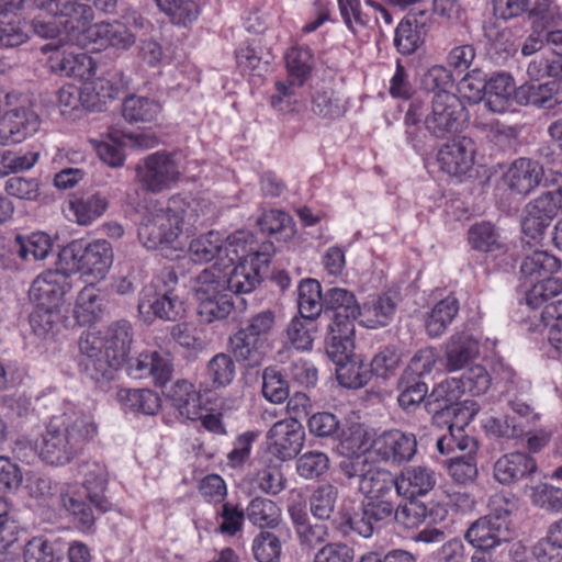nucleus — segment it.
Returning <instances> with one entry per match:
<instances>
[{
	"label": "nucleus",
	"instance_id": "obj_27",
	"mask_svg": "<svg viewBox=\"0 0 562 562\" xmlns=\"http://www.w3.org/2000/svg\"><path fill=\"white\" fill-rule=\"evenodd\" d=\"M258 255H252L248 262H238L226 273L224 268H220V277L223 282V289L232 294L250 293L260 282V269L267 263L258 262Z\"/></svg>",
	"mask_w": 562,
	"mask_h": 562
},
{
	"label": "nucleus",
	"instance_id": "obj_24",
	"mask_svg": "<svg viewBox=\"0 0 562 562\" xmlns=\"http://www.w3.org/2000/svg\"><path fill=\"white\" fill-rule=\"evenodd\" d=\"M224 269L238 262H248L252 255H258V262L269 263L272 244H263L259 249L254 241V236L247 231H237L224 238Z\"/></svg>",
	"mask_w": 562,
	"mask_h": 562
},
{
	"label": "nucleus",
	"instance_id": "obj_43",
	"mask_svg": "<svg viewBox=\"0 0 562 562\" xmlns=\"http://www.w3.org/2000/svg\"><path fill=\"white\" fill-rule=\"evenodd\" d=\"M297 292L299 314L316 321L322 311L325 310V293L322 292L321 283L315 279L302 280Z\"/></svg>",
	"mask_w": 562,
	"mask_h": 562
},
{
	"label": "nucleus",
	"instance_id": "obj_20",
	"mask_svg": "<svg viewBox=\"0 0 562 562\" xmlns=\"http://www.w3.org/2000/svg\"><path fill=\"white\" fill-rule=\"evenodd\" d=\"M389 510V506L363 502L361 512L341 515L337 529L345 537L355 533L363 538H370L375 528L392 518Z\"/></svg>",
	"mask_w": 562,
	"mask_h": 562
},
{
	"label": "nucleus",
	"instance_id": "obj_50",
	"mask_svg": "<svg viewBox=\"0 0 562 562\" xmlns=\"http://www.w3.org/2000/svg\"><path fill=\"white\" fill-rule=\"evenodd\" d=\"M286 338L297 350L307 351L313 348L317 333L316 321L304 316H295L286 326Z\"/></svg>",
	"mask_w": 562,
	"mask_h": 562
},
{
	"label": "nucleus",
	"instance_id": "obj_46",
	"mask_svg": "<svg viewBox=\"0 0 562 562\" xmlns=\"http://www.w3.org/2000/svg\"><path fill=\"white\" fill-rule=\"evenodd\" d=\"M13 247L14 251L22 260L37 261L45 259L50 254L53 240L48 234L36 232L27 237L18 235Z\"/></svg>",
	"mask_w": 562,
	"mask_h": 562
},
{
	"label": "nucleus",
	"instance_id": "obj_45",
	"mask_svg": "<svg viewBox=\"0 0 562 562\" xmlns=\"http://www.w3.org/2000/svg\"><path fill=\"white\" fill-rule=\"evenodd\" d=\"M560 268L561 262L555 256L543 250H536L524 259L520 272L525 280L533 282L553 276Z\"/></svg>",
	"mask_w": 562,
	"mask_h": 562
},
{
	"label": "nucleus",
	"instance_id": "obj_36",
	"mask_svg": "<svg viewBox=\"0 0 562 562\" xmlns=\"http://www.w3.org/2000/svg\"><path fill=\"white\" fill-rule=\"evenodd\" d=\"M515 83L506 74H497L487 80L485 106L494 113H504L512 105Z\"/></svg>",
	"mask_w": 562,
	"mask_h": 562
},
{
	"label": "nucleus",
	"instance_id": "obj_2",
	"mask_svg": "<svg viewBox=\"0 0 562 562\" xmlns=\"http://www.w3.org/2000/svg\"><path fill=\"white\" fill-rule=\"evenodd\" d=\"M204 215L201 201L183 194L172 195L166 207H154L143 216L138 238L147 249L172 244L181 234L184 221L196 223Z\"/></svg>",
	"mask_w": 562,
	"mask_h": 562
},
{
	"label": "nucleus",
	"instance_id": "obj_42",
	"mask_svg": "<svg viewBox=\"0 0 562 562\" xmlns=\"http://www.w3.org/2000/svg\"><path fill=\"white\" fill-rule=\"evenodd\" d=\"M459 310V301L452 295H448L436 303L426 319L427 334L432 338L441 336L451 325Z\"/></svg>",
	"mask_w": 562,
	"mask_h": 562
},
{
	"label": "nucleus",
	"instance_id": "obj_16",
	"mask_svg": "<svg viewBox=\"0 0 562 562\" xmlns=\"http://www.w3.org/2000/svg\"><path fill=\"white\" fill-rule=\"evenodd\" d=\"M74 273L60 266L58 255L57 268L47 269L38 274L31 284L30 297L35 304L61 307L66 294L72 289Z\"/></svg>",
	"mask_w": 562,
	"mask_h": 562
},
{
	"label": "nucleus",
	"instance_id": "obj_41",
	"mask_svg": "<svg viewBox=\"0 0 562 562\" xmlns=\"http://www.w3.org/2000/svg\"><path fill=\"white\" fill-rule=\"evenodd\" d=\"M117 398L125 409L143 415H155L161 406L159 395L148 389H121Z\"/></svg>",
	"mask_w": 562,
	"mask_h": 562
},
{
	"label": "nucleus",
	"instance_id": "obj_49",
	"mask_svg": "<svg viewBox=\"0 0 562 562\" xmlns=\"http://www.w3.org/2000/svg\"><path fill=\"white\" fill-rule=\"evenodd\" d=\"M29 323L33 333L40 337L55 334L63 324L61 307L35 304Z\"/></svg>",
	"mask_w": 562,
	"mask_h": 562
},
{
	"label": "nucleus",
	"instance_id": "obj_31",
	"mask_svg": "<svg viewBox=\"0 0 562 562\" xmlns=\"http://www.w3.org/2000/svg\"><path fill=\"white\" fill-rule=\"evenodd\" d=\"M397 479V494L407 499L426 495L437 482L435 472L425 467L408 468Z\"/></svg>",
	"mask_w": 562,
	"mask_h": 562
},
{
	"label": "nucleus",
	"instance_id": "obj_56",
	"mask_svg": "<svg viewBox=\"0 0 562 562\" xmlns=\"http://www.w3.org/2000/svg\"><path fill=\"white\" fill-rule=\"evenodd\" d=\"M453 417L454 419L450 422L448 427L449 434L443 435L437 440V450L441 454H449L454 448H458L460 451H465L470 446H475V441L472 438L461 434L463 427L468 425L462 423V416Z\"/></svg>",
	"mask_w": 562,
	"mask_h": 562
},
{
	"label": "nucleus",
	"instance_id": "obj_25",
	"mask_svg": "<svg viewBox=\"0 0 562 562\" xmlns=\"http://www.w3.org/2000/svg\"><path fill=\"white\" fill-rule=\"evenodd\" d=\"M543 178V167L530 158L515 159L503 175L505 186L514 193L528 194Z\"/></svg>",
	"mask_w": 562,
	"mask_h": 562
},
{
	"label": "nucleus",
	"instance_id": "obj_10",
	"mask_svg": "<svg viewBox=\"0 0 562 562\" xmlns=\"http://www.w3.org/2000/svg\"><path fill=\"white\" fill-rule=\"evenodd\" d=\"M135 173L140 188L154 194L171 189L181 176L175 154L167 150L147 155L136 165Z\"/></svg>",
	"mask_w": 562,
	"mask_h": 562
},
{
	"label": "nucleus",
	"instance_id": "obj_28",
	"mask_svg": "<svg viewBox=\"0 0 562 562\" xmlns=\"http://www.w3.org/2000/svg\"><path fill=\"white\" fill-rule=\"evenodd\" d=\"M537 469L532 457L522 452L507 453L495 462L494 477L501 484L509 485L533 474Z\"/></svg>",
	"mask_w": 562,
	"mask_h": 562
},
{
	"label": "nucleus",
	"instance_id": "obj_38",
	"mask_svg": "<svg viewBox=\"0 0 562 562\" xmlns=\"http://www.w3.org/2000/svg\"><path fill=\"white\" fill-rule=\"evenodd\" d=\"M396 310L393 300L387 295H379L364 302L358 315L359 324L367 328L386 326Z\"/></svg>",
	"mask_w": 562,
	"mask_h": 562
},
{
	"label": "nucleus",
	"instance_id": "obj_52",
	"mask_svg": "<svg viewBox=\"0 0 562 562\" xmlns=\"http://www.w3.org/2000/svg\"><path fill=\"white\" fill-rule=\"evenodd\" d=\"M338 5L346 26L352 33H357L359 29L369 25L372 11H383L379 2H366V9L361 2H338Z\"/></svg>",
	"mask_w": 562,
	"mask_h": 562
},
{
	"label": "nucleus",
	"instance_id": "obj_18",
	"mask_svg": "<svg viewBox=\"0 0 562 562\" xmlns=\"http://www.w3.org/2000/svg\"><path fill=\"white\" fill-rule=\"evenodd\" d=\"M398 479L391 471L378 465L369 467L359 481V491L364 495L367 504L389 506L390 515L394 514L397 496Z\"/></svg>",
	"mask_w": 562,
	"mask_h": 562
},
{
	"label": "nucleus",
	"instance_id": "obj_19",
	"mask_svg": "<svg viewBox=\"0 0 562 562\" xmlns=\"http://www.w3.org/2000/svg\"><path fill=\"white\" fill-rule=\"evenodd\" d=\"M417 451L415 435L391 429L378 436L372 445L371 452L383 461L402 464L413 459Z\"/></svg>",
	"mask_w": 562,
	"mask_h": 562
},
{
	"label": "nucleus",
	"instance_id": "obj_14",
	"mask_svg": "<svg viewBox=\"0 0 562 562\" xmlns=\"http://www.w3.org/2000/svg\"><path fill=\"white\" fill-rule=\"evenodd\" d=\"M464 105L449 91L436 92L432 97L430 112L425 117L426 130L437 138H445L457 133L461 127Z\"/></svg>",
	"mask_w": 562,
	"mask_h": 562
},
{
	"label": "nucleus",
	"instance_id": "obj_60",
	"mask_svg": "<svg viewBox=\"0 0 562 562\" xmlns=\"http://www.w3.org/2000/svg\"><path fill=\"white\" fill-rule=\"evenodd\" d=\"M24 562H58L55 544L45 536H34L24 544Z\"/></svg>",
	"mask_w": 562,
	"mask_h": 562
},
{
	"label": "nucleus",
	"instance_id": "obj_1",
	"mask_svg": "<svg viewBox=\"0 0 562 562\" xmlns=\"http://www.w3.org/2000/svg\"><path fill=\"white\" fill-rule=\"evenodd\" d=\"M132 339V325L126 319L110 324L104 337L83 333L78 341L80 373L98 383L112 380L127 360Z\"/></svg>",
	"mask_w": 562,
	"mask_h": 562
},
{
	"label": "nucleus",
	"instance_id": "obj_58",
	"mask_svg": "<svg viewBox=\"0 0 562 562\" xmlns=\"http://www.w3.org/2000/svg\"><path fill=\"white\" fill-rule=\"evenodd\" d=\"M274 87L276 93L270 97V105L274 111L279 113H299L303 109V103L294 91L296 85H292L289 80H277Z\"/></svg>",
	"mask_w": 562,
	"mask_h": 562
},
{
	"label": "nucleus",
	"instance_id": "obj_5",
	"mask_svg": "<svg viewBox=\"0 0 562 562\" xmlns=\"http://www.w3.org/2000/svg\"><path fill=\"white\" fill-rule=\"evenodd\" d=\"M492 378L485 367L475 364L467 369L460 378L447 379L430 393L427 406L434 415L443 417L462 416V423L469 424L474 409L463 406L459 401L465 393L472 396L484 394L491 386Z\"/></svg>",
	"mask_w": 562,
	"mask_h": 562
},
{
	"label": "nucleus",
	"instance_id": "obj_59",
	"mask_svg": "<svg viewBox=\"0 0 562 562\" xmlns=\"http://www.w3.org/2000/svg\"><path fill=\"white\" fill-rule=\"evenodd\" d=\"M353 350L350 351L341 361H334L338 368L336 371L338 383L347 389H360L368 384L370 372L355 362L347 363Z\"/></svg>",
	"mask_w": 562,
	"mask_h": 562
},
{
	"label": "nucleus",
	"instance_id": "obj_48",
	"mask_svg": "<svg viewBox=\"0 0 562 562\" xmlns=\"http://www.w3.org/2000/svg\"><path fill=\"white\" fill-rule=\"evenodd\" d=\"M247 519L259 528H273L279 524L281 510L276 502L255 497L246 507Z\"/></svg>",
	"mask_w": 562,
	"mask_h": 562
},
{
	"label": "nucleus",
	"instance_id": "obj_53",
	"mask_svg": "<svg viewBox=\"0 0 562 562\" xmlns=\"http://www.w3.org/2000/svg\"><path fill=\"white\" fill-rule=\"evenodd\" d=\"M262 395L273 404L283 403L289 398L288 380L277 367H267L262 372Z\"/></svg>",
	"mask_w": 562,
	"mask_h": 562
},
{
	"label": "nucleus",
	"instance_id": "obj_40",
	"mask_svg": "<svg viewBox=\"0 0 562 562\" xmlns=\"http://www.w3.org/2000/svg\"><path fill=\"white\" fill-rule=\"evenodd\" d=\"M162 112L160 102L132 94L124 99L122 115L130 123H155Z\"/></svg>",
	"mask_w": 562,
	"mask_h": 562
},
{
	"label": "nucleus",
	"instance_id": "obj_51",
	"mask_svg": "<svg viewBox=\"0 0 562 562\" xmlns=\"http://www.w3.org/2000/svg\"><path fill=\"white\" fill-rule=\"evenodd\" d=\"M468 241L474 250L494 252L504 248L499 234L490 222L473 224L468 231Z\"/></svg>",
	"mask_w": 562,
	"mask_h": 562
},
{
	"label": "nucleus",
	"instance_id": "obj_8",
	"mask_svg": "<svg viewBox=\"0 0 562 562\" xmlns=\"http://www.w3.org/2000/svg\"><path fill=\"white\" fill-rule=\"evenodd\" d=\"M517 509L514 496L495 494L490 501V514L474 521L465 532L467 541L482 551H490L515 537L512 520Z\"/></svg>",
	"mask_w": 562,
	"mask_h": 562
},
{
	"label": "nucleus",
	"instance_id": "obj_9",
	"mask_svg": "<svg viewBox=\"0 0 562 562\" xmlns=\"http://www.w3.org/2000/svg\"><path fill=\"white\" fill-rule=\"evenodd\" d=\"M63 269L89 277L99 282L105 278L113 263V248L105 239H94L87 244L72 240L59 254Z\"/></svg>",
	"mask_w": 562,
	"mask_h": 562
},
{
	"label": "nucleus",
	"instance_id": "obj_30",
	"mask_svg": "<svg viewBox=\"0 0 562 562\" xmlns=\"http://www.w3.org/2000/svg\"><path fill=\"white\" fill-rule=\"evenodd\" d=\"M224 238L218 232L211 231L194 238L189 245V254L192 261L198 263H215L209 269H216L220 274V268H224Z\"/></svg>",
	"mask_w": 562,
	"mask_h": 562
},
{
	"label": "nucleus",
	"instance_id": "obj_12",
	"mask_svg": "<svg viewBox=\"0 0 562 562\" xmlns=\"http://www.w3.org/2000/svg\"><path fill=\"white\" fill-rule=\"evenodd\" d=\"M72 46L78 45L71 42L60 45L48 43L41 50L44 54L50 53L46 64L52 74L88 82L95 76L97 64L91 56L72 49Z\"/></svg>",
	"mask_w": 562,
	"mask_h": 562
},
{
	"label": "nucleus",
	"instance_id": "obj_6",
	"mask_svg": "<svg viewBox=\"0 0 562 562\" xmlns=\"http://www.w3.org/2000/svg\"><path fill=\"white\" fill-rule=\"evenodd\" d=\"M325 311L334 313L328 324L326 352L333 361H341L355 349V322L360 305L351 291L331 288L325 292Z\"/></svg>",
	"mask_w": 562,
	"mask_h": 562
},
{
	"label": "nucleus",
	"instance_id": "obj_4",
	"mask_svg": "<svg viewBox=\"0 0 562 562\" xmlns=\"http://www.w3.org/2000/svg\"><path fill=\"white\" fill-rule=\"evenodd\" d=\"M93 19V9L83 2H40L30 23L31 32L42 38L77 44L83 26ZM55 45V43H53Z\"/></svg>",
	"mask_w": 562,
	"mask_h": 562
},
{
	"label": "nucleus",
	"instance_id": "obj_44",
	"mask_svg": "<svg viewBox=\"0 0 562 562\" xmlns=\"http://www.w3.org/2000/svg\"><path fill=\"white\" fill-rule=\"evenodd\" d=\"M108 206L109 201L101 193L75 196L69 201V210L79 225H90L104 214Z\"/></svg>",
	"mask_w": 562,
	"mask_h": 562
},
{
	"label": "nucleus",
	"instance_id": "obj_62",
	"mask_svg": "<svg viewBox=\"0 0 562 562\" xmlns=\"http://www.w3.org/2000/svg\"><path fill=\"white\" fill-rule=\"evenodd\" d=\"M519 94L526 99V104L542 109H553L559 103L555 93V82H544L539 85H529L521 87Z\"/></svg>",
	"mask_w": 562,
	"mask_h": 562
},
{
	"label": "nucleus",
	"instance_id": "obj_61",
	"mask_svg": "<svg viewBox=\"0 0 562 562\" xmlns=\"http://www.w3.org/2000/svg\"><path fill=\"white\" fill-rule=\"evenodd\" d=\"M337 488L330 484L317 487L310 498V509L313 516L321 520L329 519L337 502Z\"/></svg>",
	"mask_w": 562,
	"mask_h": 562
},
{
	"label": "nucleus",
	"instance_id": "obj_23",
	"mask_svg": "<svg viewBox=\"0 0 562 562\" xmlns=\"http://www.w3.org/2000/svg\"><path fill=\"white\" fill-rule=\"evenodd\" d=\"M126 371L133 379L151 378L156 386L162 387L171 379L173 364L168 353L143 352L128 360Z\"/></svg>",
	"mask_w": 562,
	"mask_h": 562
},
{
	"label": "nucleus",
	"instance_id": "obj_22",
	"mask_svg": "<svg viewBox=\"0 0 562 562\" xmlns=\"http://www.w3.org/2000/svg\"><path fill=\"white\" fill-rule=\"evenodd\" d=\"M474 157V143L468 137H459L445 144L437 154L440 169L453 177H461L471 171Z\"/></svg>",
	"mask_w": 562,
	"mask_h": 562
},
{
	"label": "nucleus",
	"instance_id": "obj_37",
	"mask_svg": "<svg viewBox=\"0 0 562 562\" xmlns=\"http://www.w3.org/2000/svg\"><path fill=\"white\" fill-rule=\"evenodd\" d=\"M172 406L182 417L196 420L200 416L201 398L192 383L186 380L177 381L167 394Z\"/></svg>",
	"mask_w": 562,
	"mask_h": 562
},
{
	"label": "nucleus",
	"instance_id": "obj_32",
	"mask_svg": "<svg viewBox=\"0 0 562 562\" xmlns=\"http://www.w3.org/2000/svg\"><path fill=\"white\" fill-rule=\"evenodd\" d=\"M229 349L239 362L255 368L263 361L268 348L244 328H239L229 338Z\"/></svg>",
	"mask_w": 562,
	"mask_h": 562
},
{
	"label": "nucleus",
	"instance_id": "obj_11",
	"mask_svg": "<svg viewBox=\"0 0 562 562\" xmlns=\"http://www.w3.org/2000/svg\"><path fill=\"white\" fill-rule=\"evenodd\" d=\"M198 314L205 323L226 318L234 307L233 296L223 289L216 269H204L196 278Z\"/></svg>",
	"mask_w": 562,
	"mask_h": 562
},
{
	"label": "nucleus",
	"instance_id": "obj_29",
	"mask_svg": "<svg viewBox=\"0 0 562 562\" xmlns=\"http://www.w3.org/2000/svg\"><path fill=\"white\" fill-rule=\"evenodd\" d=\"M104 310L105 303L100 289L90 282L78 292L72 315L77 325L91 326L101 319Z\"/></svg>",
	"mask_w": 562,
	"mask_h": 562
},
{
	"label": "nucleus",
	"instance_id": "obj_39",
	"mask_svg": "<svg viewBox=\"0 0 562 562\" xmlns=\"http://www.w3.org/2000/svg\"><path fill=\"white\" fill-rule=\"evenodd\" d=\"M479 353V341L471 335L460 333L453 335L446 351L448 371H457L462 369Z\"/></svg>",
	"mask_w": 562,
	"mask_h": 562
},
{
	"label": "nucleus",
	"instance_id": "obj_13",
	"mask_svg": "<svg viewBox=\"0 0 562 562\" xmlns=\"http://www.w3.org/2000/svg\"><path fill=\"white\" fill-rule=\"evenodd\" d=\"M305 430L295 418L276 422L266 434V453L270 462L283 463L295 459L304 447Z\"/></svg>",
	"mask_w": 562,
	"mask_h": 562
},
{
	"label": "nucleus",
	"instance_id": "obj_15",
	"mask_svg": "<svg viewBox=\"0 0 562 562\" xmlns=\"http://www.w3.org/2000/svg\"><path fill=\"white\" fill-rule=\"evenodd\" d=\"M40 125V117L32 109L30 99L21 93L19 102L0 117V145L21 143L36 133Z\"/></svg>",
	"mask_w": 562,
	"mask_h": 562
},
{
	"label": "nucleus",
	"instance_id": "obj_21",
	"mask_svg": "<svg viewBox=\"0 0 562 562\" xmlns=\"http://www.w3.org/2000/svg\"><path fill=\"white\" fill-rule=\"evenodd\" d=\"M495 18L509 20L517 16H526L536 30H541L554 18L559 11L552 2H492Z\"/></svg>",
	"mask_w": 562,
	"mask_h": 562
},
{
	"label": "nucleus",
	"instance_id": "obj_64",
	"mask_svg": "<svg viewBox=\"0 0 562 562\" xmlns=\"http://www.w3.org/2000/svg\"><path fill=\"white\" fill-rule=\"evenodd\" d=\"M252 482L262 493L276 496L285 488L286 479L280 465L269 464L257 471Z\"/></svg>",
	"mask_w": 562,
	"mask_h": 562
},
{
	"label": "nucleus",
	"instance_id": "obj_7",
	"mask_svg": "<svg viewBox=\"0 0 562 562\" xmlns=\"http://www.w3.org/2000/svg\"><path fill=\"white\" fill-rule=\"evenodd\" d=\"M179 278L172 267L162 268L139 293L138 313L144 322L155 319L177 322L184 314V303L178 294Z\"/></svg>",
	"mask_w": 562,
	"mask_h": 562
},
{
	"label": "nucleus",
	"instance_id": "obj_55",
	"mask_svg": "<svg viewBox=\"0 0 562 562\" xmlns=\"http://www.w3.org/2000/svg\"><path fill=\"white\" fill-rule=\"evenodd\" d=\"M562 293V278H554L552 276L544 277L531 285L526 293V303L531 308H539L549 299L554 297Z\"/></svg>",
	"mask_w": 562,
	"mask_h": 562
},
{
	"label": "nucleus",
	"instance_id": "obj_54",
	"mask_svg": "<svg viewBox=\"0 0 562 562\" xmlns=\"http://www.w3.org/2000/svg\"><path fill=\"white\" fill-rule=\"evenodd\" d=\"M245 517H247L246 509L238 504L223 503L221 510L216 514L217 531L224 536L235 537L243 530Z\"/></svg>",
	"mask_w": 562,
	"mask_h": 562
},
{
	"label": "nucleus",
	"instance_id": "obj_33",
	"mask_svg": "<svg viewBox=\"0 0 562 562\" xmlns=\"http://www.w3.org/2000/svg\"><path fill=\"white\" fill-rule=\"evenodd\" d=\"M288 80L296 87H303L312 77L315 59L308 46L295 45L284 56Z\"/></svg>",
	"mask_w": 562,
	"mask_h": 562
},
{
	"label": "nucleus",
	"instance_id": "obj_63",
	"mask_svg": "<svg viewBox=\"0 0 562 562\" xmlns=\"http://www.w3.org/2000/svg\"><path fill=\"white\" fill-rule=\"evenodd\" d=\"M251 550L258 562H280L282 546L274 533L261 531L252 540Z\"/></svg>",
	"mask_w": 562,
	"mask_h": 562
},
{
	"label": "nucleus",
	"instance_id": "obj_17",
	"mask_svg": "<svg viewBox=\"0 0 562 562\" xmlns=\"http://www.w3.org/2000/svg\"><path fill=\"white\" fill-rule=\"evenodd\" d=\"M135 43V35L121 22H100L93 25L88 23L77 37L80 48L102 50L109 46L117 49H127Z\"/></svg>",
	"mask_w": 562,
	"mask_h": 562
},
{
	"label": "nucleus",
	"instance_id": "obj_47",
	"mask_svg": "<svg viewBox=\"0 0 562 562\" xmlns=\"http://www.w3.org/2000/svg\"><path fill=\"white\" fill-rule=\"evenodd\" d=\"M258 225L263 234L277 240H288L295 234L292 217L281 210H268L258 218Z\"/></svg>",
	"mask_w": 562,
	"mask_h": 562
},
{
	"label": "nucleus",
	"instance_id": "obj_57",
	"mask_svg": "<svg viewBox=\"0 0 562 562\" xmlns=\"http://www.w3.org/2000/svg\"><path fill=\"white\" fill-rule=\"evenodd\" d=\"M475 449L476 446H470L465 454L450 459L448 463V472L457 483L465 484L474 481L477 476Z\"/></svg>",
	"mask_w": 562,
	"mask_h": 562
},
{
	"label": "nucleus",
	"instance_id": "obj_34",
	"mask_svg": "<svg viewBox=\"0 0 562 562\" xmlns=\"http://www.w3.org/2000/svg\"><path fill=\"white\" fill-rule=\"evenodd\" d=\"M85 468V480L82 485L87 492V497L89 498L90 504L101 513L111 510L112 503L104 495L108 485V475L104 467L93 462L86 463Z\"/></svg>",
	"mask_w": 562,
	"mask_h": 562
},
{
	"label": "nucleus",
	"instance_id": "obj_35",
	"mask_svg": "<svg viewBox=\"0 0 562 562\" xmlns=\"http://www.w3.org/2000/svg\"><path fill=\"white\" fill-rule=\"evenodd\" d=\"M312 113L326 122H334L345 116L347 106L333 88H316L311 93Z\"/></svg>",
	"mask_w": 562,
	"mask_h": 562
},
{
	"label": "nucleus",
	"instance_id": "obj_26",
	"mask_svg": "<svg viewBox=\"0 0 562 562\" xmlns=\"http://www.w3.org/2000/svg\"><path fill=\"white\" fill-rule=\"evenodd\" d=\"M23 2H5L0 9V45L16 47L30 40V23L22 16L20 10Z\"/></svg>",
	"mask_w": 562,
	"mask_h": 562
},
{
	"label": "nucleus",
	"instance_id": "obj_3",
	"mask_svg": "<svg viewBox=\"0 0 562 562\" xmlns=\"http://www.w3.org/2000/svg\"><path fill=\"white\" fill-rule=\"evenodd\" d=\"M97 434L91 417L80 413L74 417L64 414L53 417L36 443L40 458L50 465H65L82 449L83 445Z\"/></svg>",
	"mask_w": 562,
	"mask_h": 562
}]
</instances>
